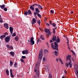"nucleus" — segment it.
Returning a JSON list of instances; mask_svg holds the SVG:
<instances>
[{"instance_id":"4d7b16f0","label":"nucleus","mask_w":78,"mask_h":78,"mask_svg":"<svg viewBox=\"0 0 78 78\" xmlns=\"http://www.w3.org/2000/svg\"><path fill=\"white\" fill-rule=\"evenodd\" d=\"M72 57V55H69V58H71Z\"/></svg>"},{"instance_id":"f704fd0d","label":"nucleus","mask_w":78,"mask_h":78,"mask_svg":"<svg viewBox=\"0 0 78 78\" xmlns=\"http://www.w3.org/2000/svg\"><path fill=\"white\" fill-rule=\"evenodd\" d=\"M69 60V55H68L67 56V57H66V61H67Z\"/></svg>"},{"instance_id":"c756f323","label":"nucleus","mask_w":78,"mask_h":78,"mask_svg":"<svg viewBox=\"0 0 78 78\" xmlns=\"http://www.w3.org/2000/svg\"><path fill=\"white\" fill-rule=\"evenodd\" d=\"M17 62H15L14 65V67H17Z\"/></svg>"},{"instance_id":"7c9ffc66","label":"nucleus","mask_w":78,"mask_h":78,"mask_svg":"<svg viewBox=\"0 0 78 78\" xmlns=\"http://www.w3.org/2000/svg\"><path fill=\"white\" fill-rule=\"evenodd\" d=\"M28 11H25L24 12V14H25V15L26 16H27V15H28Z\"/></svg>"},{"instance_id":"a878e982","label":"nucleus","mask_w":78,"mask_h":78,"mask_svg":"<svg viewBox=\"0 0 78 78\" xmlns=\"http://www.w3.org/2000/svg\"><path fill=\"white\" fill-rule=\"evenodd\" d=\"M55 56H58V51H55Z\"/></svg>"},{"instance_id":"a18cd8bd","label":"nucleus","mask_w":78,"mask_h":78,"mask_svg":"<svg viewBox=\"0 0 78 78\" xmlns=\"http://www.w3.org/2000/svg\"><path fill=\"white\" fill-rule=\"evenodd\" d=\"M43 62H44L45 61V57H44L43 59Z\"/></svg>"},{"instance_id":"2f4dec72","label":"nucleus","mask_w":78,"mask_h":78,"mask_svg":"<svg viewBox=\"0 0 78 78\" xmlns=\"http://www.w3.org/2000/svg\"><path fill=\"white\" fill-rule=\"evenodd\" d=\"M20 61H21V62H24V59H22V58H21L20 59Z\"/></svg>"},{"instance_id":"f03ea898","label":"nucleus","mask_w":78,"mask_h":78,"mask_svg":"<svg viewBox=\"0 0 78 78\" xmlns=\"http://www.w3.org/2000/svg\"><path fill=\"white\" fill-rule=\"evenodd\" d=\"M37 63L36 64L35 67V72H37L36 73V74L37 75V76H39V66H38V67L37 68Z\"/></svg>"},{"instance_id":"4c0bfd02","label":"nucleus","mask_w":78,"mask_h":78,"mask_svg":"<svg viewBox=\"0 0 78 78\" xmlns=\"http://www.w3.org/2000/svg\"><path fill=\"white\" fill-rule=\"evenodd\" d=\"M71 59H72V58L69 57V62H70V61H72V60H71Z\"/></svg>"},{"instance_id":"2eb2a0df","label":"nucleus","mask_w":78,"mask_h":78,"mask_svg":"<svg viewBox=\"0 0 78 78\" xmlns=\"http://www.w3.org/2000/svg\"><path fill=\"white\" fill-rule=\"evenodd\" d=\"M9 30L11 34H12V31H13V28L12 27H10L9 28Z\"/></svg>"},{"instance_id":"bf43d9fd","label":"nucleus","mask_w":78,"mask_h":78,"mask_svg":"<svg viewBox=\"0 0 78 78\" xmlns=\"http://www.w3.org/2000/svg\"><path fill=\"white\" fill-rule=\"evenodd\" d=\"M50 25H51L52 24V23H51V21H50Z\"/></svg>"},{"instance_id":"6e6552de","label":"nucleus","mask_w":78,"mask_h":78,"mask_svg":"<svg viewBox=\"0 0 78 78\" xmlns=\"http://www.w3.org/2000/svg\"><path fill=\"white\" fill-rule=\"evenodd\" d=\"M10 40V37H6L5 38V41L6 42H8Z\"/></svg>"},{"instance_id":"338daca9","label":"nucleus","mask_w":78,"mask_h":78,"mask_svg":"<svg viewBox=\"0 0 78 78\" xmlns=\"http://www.w3.org/2000/svg\"><path fill=\"white\" fill-rule=\"evenodd\" d=\"M56 60L57 62L58 61V58H56Z\"/></svg>"},{"instance_id":"f8f14e48","label":"nucleus","mask_w":78,"mask_h":78,"mask_svg":"<svg viewBox=\"0 0 78 78\" xmlns=\"http://www.w3.org/2000/svg\"><path fill=\"white\" fill-rule=\"evenodd\" d=\"M10 76L12 78H14V75L12 74V69H10Z\"/></svg>"},{"instance_id":"5fc2aeb1","label":"nucleus","mask_w":78,"mask_h":78,"mask_svg":"<svg viewBox=\"0 0 78 78\" xmlns=\"http://www.w3.org/2000/svg\"><path fill=\"white\" fill-rule=\"evenodd\" d=\"M51 13H52V14H53L54 13L53 11L52 10H51Z\"/></svg>"},{"instance_id":"ea45409f","label":"nucleus","mask_w":78,"mask_h":78,"mask_svg":"<svg viewBox=\"0 0 78 78\" xmlns=\"http://www.w3.org/2000/svg\"><path fill=\"white\" fill-rule=\"evenodd\" d=\"M22 58H23V59H25L26 58V56H22Z\"/></svg>"},{"instance_id":"dca6fc26","label":"nucleus","mask_w":78,"mask_h":78,"mask_svg":"<svg viewBox=\"0 0 78 78\" xmlns=\"http://www.w3.org/2000/svg\"><path fill=\"white\" fill-rule=\"evenodd\" d=\"M38 8L39 9H41V10L42 9H43V8L42 6L40 5H37Z\"/></svg>"},{"instance_id":"9d476101","label":"nucleus","mask_w":78,"mask_h":78,"mask_svg":"<svg viewBox=\"0 0 78 78\" xmlns=\"http://www.w3.org/2000/svg\"><path fill=\"white\" fill-rule=\"evenodd\" d=\"M35 10L36 12H36L37 14V13H39V12H40V10H39V9L37 7L35 8Z\"/></svg>"},{"instance_id":"864d4df0","label":"nucleus","mask_w":78,"mask_h":78,"mask_svg":"<svg viewBox=\"0 0 78 78\" xmlns=\"http://www.w3.org/2000/svg\"><path fill=\"white\" fill-rule=\"evenodd\" d=\"M33 78H37V77H36V75H34V77H33Z\"/></svg>"},{"instance_id":"9b49d317","label":"nucleus","mask_w":78,"mask_h":78,"mask_svg":"<svg viewBox=\"0 0 78 78\" xmlns=\"http://www.w3.org/2000/svg\"><path fill=\"white\" fill-rule=\"evenodd\" d=\"M72 61H70V62H69V68H72V65H73V63H72Z\"/></svg>"},{"instance_id":"c03bdc74","label":"nucleus","mask_w":78,"mask_h":78,"mask_svg":"<svg viewBox=\"0 0 78 78\" xmlns=\"http://www.w3.org/2000/svg\"><path fill=\"white\" fill-rule=\"evenodd\" d=\"M64 37H65L66 38L67 41H69V39H68L67 37H66V36H64Z\"/></svg>"},{"instance_id":"8fccbe9b","label":"nucleus","mask_w":78,"mask_h":78,"mask_svg":"<svg viewBox=\"0 0 78 78\" xmlns=\"http://www.w3.org/2000/svg\"><path fill=\"white\" fill-rule=\"evenodd\" d=\"M53 33H55V29H53Z\"/></svg>"},{"instance_id":"c9c22d12","label":"nucleus","mask_w":78,"mask_h":78,"mask_svg":"<svg viewBox=\"0 0 78 78\" xmlns=\"http://www.w3.org/2000/svg\"><path fill=\"white\" fill-rule=\"evenodd\" d=\"M10 49H11V50H12L13 49V47L11 46H10V48H9Z\"/></svg>"},{"instance_id":"393cba45","label":"nucleus","mask_w":78,"mask_h":78,"mask_svg":"<svg viewBox=\"0 0 78 78\" xmlns=\"http://www.w3.org/2000/svg\"><path fill=\"white\" fill-rule=\"evenodd\" d=\"M6 72L7 75H9V71L7 69L6 70Z\"/></svg>"},{"instance_id":"6ab92c4d","label":"nucleus","mask_w":78,"mask_h":78,"mask_svg":"<svg viewBox=\"0 0 78 78\" xmlns=\"http://www.w3.org/2000/svg\"><path fill=\"white\" fill-rule=\"evenodd\" d=\"M15 39L16 41H18L19 39V36H16L15 38Z\"/></svg>"},{"instance_id":"aec40b11","label":"nucleus","mask_w":78,"mask_h":78,"mask_svg":"<svg viewBox=\"0 0 78 78\" xmlns=\"http://www.w3.org/2000/svg\"><path fill=\"white\" fill-rule=\"evenodd\" d=\"M5 37L6 35H1L0 37V39H3V38H4V37Z\"/></svg>"},{"instance_id":"f257e3e1","label":"nucleus","mask_w":78,"mask_h":78,"mask_svg":"<svg viewBox=\"0 0 78 78\" xmlns=\"http://www.w3.org/2000/svg\"><path fill=\"white\" fill-rule=\"evenodd\" d=\"M52 40H50V42L51 43V42H53V41H55L57 43H59L60 42V39L59 38V37L57 36V39L56 38V36H53V38L51 39ZM53 40V41H52Z\"/></svg>"},{"instance_id":"cd10ccee","label":"nucleus","mask_w":78,"mask_h":78,"mask_svg":"<svg viewBox=\"0 0 78 78\" xmlns=\"http://www.w3.org/2000/svg\"><path fill=\"white\" fill-rule=\"evenodd\" d=\"M0 22L1 23H3V19L2 18H0Z\"/></svg>"},{"instance_id":"de8ad7c7","label":"nucleus","mask_w":78,"mask_h":78,"mask_svg":"<svg viewBox=\"0 0 78 78\" xmlns=\"http://www.w3.org/2000/svg\"><path fill=\"white\" fill-rule=\"evenodd\" d=\"M72 61L75 62V59H74V58H72Z\"/></svg>"},{"instance_id":"e433bc0d","label":"nucleus","mask_w":78,"mask_h":78,"mask_svg":"<svg viewBox=\"0 0 78 78\" xmlns=\"http://www.w3.org/2000/svg\"><path fill=\"white\" fill-rule=\"evenodd\" d=\"M12 36L13 37H14V36H16V33H14L12 35Z\"/></svg>"},{"instance_id":"e2e57ef3","label":"nucleus","mask_w":78,"mask_h":78,"mask_svg":"<svg viewBox=\"0 0 78 78\" xmlns=\"http://www.w3.org/2000/svg\"><path fill=\"white\" fill-rule=\"evenodd\" d=\"M39 29H40V30H41V31H42V29H41V28H40Z\"/></svg>"},{"instance_id":"7ed1b4c3","label":"nucleus","mask_w":78,"mask_h":78,"mask_svg":"<svg viewBox=\"0 0 78 78\" xmlns=\"http://www.w3.org/2000/svg\"><path fill=\"white\" fill-rule=\"evenodd\" d=\"M51 47L53 49H55V50H58V43L56 42H55L54 43V47L53 45V43H52L51 44Z\"/></svg>"},{"instance_id":"3c124183","label":"nucleus","mask_w":78,"mask_h":78,"mask_svg":"<svg viewBox=\"0 0 78 78\" xmlns=\"http://www.w3.org/2000/svg\"><path fill=\"white\" fill-rule=\"evenodd\" d=\"M8 34V33L7 32H5V33L4 34V35L6 36V35H7Z\"/></svg>"},{"instance_id":"412c9836","label":"nucleus","mask_w":78,"mask_h":78,"mask_svg":"<svg viewBox=\"0 0 78 78\" xmlns=\"http://www.w3.org/2000/svg\"><path fill=\"white\" fill-rule=\"evenodd\" d=\"M76 74L77 75V77L78 78V70H76L75 71Z\"/></svg>"},{"instance_id":"a19ab883","label":"nucleus","mask_w":78,"mask_h":78,"mask_svg":"<svg viewBox=\"0 0 78 78\" xmlns=\"http://www.w3.org/2000/svg\"><path fill=\"white\" fill-rule=\"evenodd\" d=\"M52 76H51V75L49 74V78H52Z\"/></svg>"},{"instance_id":"603ef678","label":"nucleus","mask_w":78,"mask_h":78,"mask_svg":"<svg viewBox=\"0 0 78 78\" xmlns=\"http://www.w3.org/2000/svg\"><path fill=\"white\" fill-rule=\"evenodd\" d=\"M73 54V55H74V56H76V54L75 53V52H74Z\"/></svg>"},{"instance_id":"5701e85b","label":"nucleus","mask_w":78,"mask_h":78,"mask_svg":"<svg viewBox=\"0 0 78 78\" xmlns=\"http://www.w3.org/2000/svg\"><path fill=\"white\" fill-rule=\"evenodd\" d=\"M5 5H0V8H1L2 9H3L5 8Z\"/></svg>"},{"instance_id":"bb28decb","label":"nucleus","mask_w":78,"mask_h":78,"mask_svg":"<svg viewBox=\"0 0 78 78\" xmlns=\"http://www.w3.org/2000/svg\"><path fill=\"white\" fill-rule=\"evenodd\" d=\"M40 39H41L42 40H44V36L41 35L40 37Z\"/></svg>"},{"instance_id":"c85d7f7f","label":"nucleus","mask_w":78,"mask_h":78,"mask_svg":"<svg viewBox=\"0 0 78 78\" xmlns=\"http://www.w3.org/2000/svg\"><path fill=\"white\" fill-rule=\"evenodd\" d=\"M59 61L61 62V64H63V62H62L61 59L59 58Z\"/></svg>"},{"instance_id":"58836bf2","label":"nucleus","mask_w":78,"mask_h":78,"mask_svg":"<svg viewBox=\"0 0 78 78\" xmlns=\"http://www.w3.org/2000/svg\"><path fill=\"white\" fill-rule=\"evenodd\" d=\"M7 9L6 8H5L4 9V11H7Z\"/></svg>"},{"instance_id":"1a4fd4ad","label":"nucleus","mask_w":78,"mask_h":78,"mask_svg":"<svg viewBox=\"0 0 78 78\" xmlns=\"http://www.w3.org/2000/svg\"><path fill=\"white\" fill-rule=\"evenodd\" d=\"M22 53H23V55H25V54H28V50L23 51H22Z\"/></svg>"},{"instance_id":"49530a36","label":"nucleus","mask_w":78,"mask_h":78,"mask_svg":"<svg viewBox=\"0 0 78 78\" xmlns=\"http://www.w3.org/2000/svg\"><path fill=\"white\" fill-rule=\"evenodd\" d=\"M46 25H47V26H50V24H49L48 23H46Z\"/></svg>"},{"instance_id":"0e129e2a","label":"nucleus","mask_w":78,"mask_h":78,"mask_svg":"<svg viewBox=\"0 0 78 78\" xmlns=\"http://www.w3.org/2000/svg\"><path fill=\"white\" fill-rule=\"evenodd\" d=\"M69 14H70V12H71V11H69Z\"/></svg>"},{"instance_id":"423d86ee","label":"nucleus","mask_w":78,"mask_h":78,"mask_svg":"<svg viewBox=\"0 0 78 78\" xmlns=\"http://www.w3.org/2000/svg\"><path fill=\"white\" fill-rule=\"evenodd\" d=\"M44 31L46 33L48 34V35H51V33H50V29L46 28L45 29Z\"/></svg>"},{"instance_id":"ddd939ff","label":"nucleus","mask_w":78,"mask_h":78,"mask_svg":"<svg viewBox=\"0 0 78 78\" xmlns=\"http://www.w3.org/2000/svg\"><path fill=\"white\" fill-rule=\"evenodd\" d=\"M4 27L6 28V29H8L9 28V27H8V24L7 23H5L4 24Z\"/></svg>"},{"instance_id":"79ce46f5","label":"nucleus","mask_w":78,"mask_h":78,"mask_svg":"<svg viewBox=\"0 0 78 78\" xmlns=\"http://www.w3.org/2000/svg\"><path fill=\"white\" fill-rule=\"evenodd\" d=\"M66 66L67 67H69V64H68V63L66 62Z\"/></svg>"},{"instance_id":"f3484780","label":"nucleus","mask_w":78,"mask_h":78,"mask_svg":"<svg viewBox=\"0 0 78 78\" xmlns=\"http://www.w3.org/2000/svg\"><path fill=\"white\" fill-rule=\"evenodd\" d=\"M30 9L32 11H34V7L32 5L30 7Z\"/></svg>"},{"instance_id":"13d9d810","label":"nucleus","mask_w":78,"mask_h":78,"mask_svg":"<svg viewBox=\"0 0 78 78\" xmlns=\"http://www.w3.org/2000/svg\"><path fill=\"white\" fill-rule=\"evenodd\" d=\"M45 51H47V52H48V51L47 49H45Z\"/></svg>"},{"instance_id":"a211bd4d","label":"nucleus","mask_w":78,"mask_h":78,"mask_svg":"<svg viewBox=\"0 0 78 78\" xmlns=\"http://www.w3.org/2000/svg\"><path fill=\"white\" fill-rule=\"evenodd\" d=\"M10 54L11 56H14V52L13 51H11L10 52Z\"/></svg>"},{"instance_id":"39448f33","label":"nucleus","mask_w":78,"mask_h":78,"mask_svg":"<svg viewBox=\"0 0 78 78\" xmlns=\"http://www.w3.org/2000/svg\"><path fill=\"white\" fill-rule=\"evenodd\" d=\"M33 40H34V37H32L31 38H30V41H28V42H29L31 45H34V41H33Z\"/></svg>"},{"instance_id":"774afa93","label":"nucleus","mask_w":78,"mask_h":78,"mask_svg":"<svg viewBox=\"0 0 78 78\" xmlns=\"http://www.w3.org/2000/svg\"><path fill=\"white\" fill-rule=\"evenodd\" d=\"M62 78H65V77H64V76H63Z\"/></svg>"},{"instance_id":"37998d69","label":"nucleus","mask_w":78,"mask_h":78,"mask_svg":"<svg viewBox=\"0 0 78 78\" xmlns=\"http://www.w3.org/2000/svg\"><path fill=\"white\" fill-rule=\"evenodd\" d=\"M38 5H37V4H33V5H32V6H33L34 7V6H37Z\"/></svg>"},{"instance_id":"4be33fe9","label":"nucleus","mask_w":78,"mask_h":78,"mask_svg":"<svg viewBox=\"0 0 78 78\" xmlns=\"http://www.w3.org/2000/svg\"><path fill=\"white\" fill-rule=\"evenodd\" d=\"M27 12L28 14H31V10H30L29 9Z\"/></svg>"},{"instance_id":"69168bd1","label":"nucleus","mask_w":78,"mask_h":78,"mask_svg":"<svg viewBox=\"0 0 78 78\" xmlns=\"http://www.w3.org/2000/svg\"><path fill=\"white\" fill-rule=\"evenodd\" d=\"M69 50H70V47H69Z\"/></svg>"},{"instance_id":"b1692460","label":"nucleus","mask_w":78,"mask_h":78,"mask_svg":"<svg viewBox=\"0 0 78 78\" xmlns=\"http://www.w3.org/2000/svg\"><path fill=\"white\" fill-rule=\"evenodd\" d=\"M13 64V62H12V61H10V66H12Z\"/></svg>"},{"instance_id":"72a5a7b5","label":"nucleus","mask_w":78,"mask_h":78,"mask_svg":"<svg viewBox=\"0 0 78 78\" xmlns=\"http://www.w3.org/2000/svg\"><path fill=\"white\" fill-rule=\"evenodd\" d=\"M6 46L8 48H9L10 47V46H9V45L8 44H7Z\"/></svg>"},{"instance_id":"0eeeda50","label":"nucleus","mask_w":78,"mask_h":78,"mask_svg":"<svg viewBox=\"0 0 78 78\" xmlns=\"http://www.w3.org/2000/svg\"><path fill=\"white\" fill-rule=\"evenodd\" d=\"M37 20L35 19V18H34L32 19V20L31 22L32 24L33 25H35L34 23H36L37 22Z\"/></svg>"},{"instance_id":"4468645a","label":"nucleus","mask_w":78,"mask_h":78,"mask_svg":"<svg viewBox=\"0 0 78 78\" xmlns=\"http://www.w3.org/2000/svg\"><path fill=\"white\" fill-rule=\"evenodd\" d=\"M34 15H36V14H37V16L39 17H40V18H41V15H40V14H39V13H36V12H34Z\"/></svg>"},{"instance_id":"09e8293b","label":"nucleus","mask_w":78,"mask_h":78,"mask_svg":"<svg viewBox=\"0 0 78 78\" xmlns=\"http://www.w3.org/2000/svg\"><path fill=\"white\" fill-rule=\"evenodd\" d=\"M37 22L39 24H40V23H41V21L40 20H39L38 21H37Z\"/></svg>"},{"instance_id":"473e14b6","label":"nucleus","mask_w":78,"mask_h":78,"mask_svg":"<svg viewBox=\"0 0 78 78\" xmlns=\"http://www.w3.org/2000/svg\"><path fill=\"white\" fill-rule=\"evenodd\" d=\"M52 25L54 27H56V24L55 23H52Z\"/></svg>"},{"instance_id":"052dcab7","label":"nucleus","mask_w":78,"mask_h":78,"mask_svg":"<svg viewBox=\"0 0 78 78\" xmlns=\"http://www.w3.org/2000/svg\"><path fill=\"white\" fill-rule=\"evenodd\" d=\"M73 11H72L71 12L70 14H72V13H73Z\"/></svg>"},{"instance_id":"680f3d73","label":"nucleus","mask_w":78,"mask_h":78,"mask_svg":"<svg viewBox=\"0 0 78 78\" xmlns=\"http://www.w3.org/2000/svg\"><path fill=\"white\" fill-rule=\"evenodd\" d=\"M71 52H72L73 53L74 52V51H73L72 50H71Z\"/></svg>"},{"instance_id":"20e7f679","label":"nucleus","mask_w":78,"mask_h":78,"mask_svg":"<svg viewBox=\"0 0 78 78\" xmlns=\"http://www.w3.org/2000/svg\"><path fill=\"white\" fill-rule=\"evenodd\" d=\"M42 56H43V53H42V51H41L39 53L38 55V58L39 59L38 61V62L40 63L41 61V59L42 58Z\"/></svg>"},{"instance_id":"6e6d98bb","label":"nucleus","mask_w":78,"mask_h":78,"mask_svg":"<svg viewBox=\"0 0 78 78\" xmlns=\"http://www.w3.org/2000/svg\"><path fill=\"white\" fill-rule=\"evenodd\" d=\"M39 39H38L37 40V44H38V43H39Z\"/></svg>"}]
</instances>
